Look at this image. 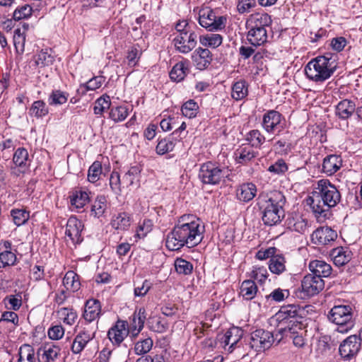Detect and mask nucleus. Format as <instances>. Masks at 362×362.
Returning <instances> with one entry per match:
<instances>
[{"label":"nucleus","mask_w":362,"mask_h":362,"mask_svg":"<svg viewBox=\"0 0 362 362\" xmlns=\"http://www.w3.org/2000/svg\"><path fill=\"white\" fill-rule=\"evenodd\" d=\"M205 226L202 221L192 214H185L179 218L173 230L165 238V246L171 251L186 247L197 246L204 238Z\"/></svg>","instance_id":"nucleus-1"},{"label":"nucleus","mask_w":362,"mask_h":362,"mask_svg":"<svg viewBox=\"0 0 362 362\" xmlns=\"http://www.w3.org/2000/svg\"><path fill=\"white\" fill-rule=\"evenodd\" d=\"M341 200V194L328 180H320L317 183L307 202L320 223L324 222L330 216V209Z\"/></svg>","instance_id":"nucleus-2"},{"label":"nucleus","mask_w":362,"mask_h":362,"mask_svg":"<svg viewBox=\"0 0 362 362\" xmlns=\"http://www.w3.org/2000/svg\"><path fill=\"white\" fill-rule=\"evenodd\" d=\"M286 202L284 194L279 190L259 194L257 199V204L265 225L272 226L281 221L284 217V207Z\"/></svg>","instance_id":"nucleus-3"},{"label":"nucleus","mask_w":362,"mask_h":362,"mask_svg":"<svg viewBox=\"0 0 362 362\" xmlns=\"http://www.w3.org/2000/svg\"><path fill=\"white\" fill-rule=\"evenodd\" d=\"M336 69L335 60L329 55H324L312 59L305 66L304 71L309 80L322 83L333 75Z\"/></svg>","instance_id":"nucleus-4"},{"label":"nucleus","mask_w":362,"mask_h":362,"mask_svg":"<svg viewBox=\"0 0 362 362\" xmlns=\"http://www.w3.org/2000/svg\"><path fill=\"white\" fill-rule=\"evenodd\" d=\"M327 318L337 325L336 332L346 334L355 325L354 309L349 305H334L329 312Z\"/></svg>","instance_id":"nucleus-5"},{"label":"nucleus","mask_w":362,"mask_h":362,"mask_svg":"<svg viewBox=\"0 0 362 362\" xmlns=\"http://www.w3.org/2000/svg\"><path fill=\"white\" fill-rule=\"evenodd\" d=\"M230 171L228 166L209 161L201 165L198 176L203 184L216 185L224 182Z\"/></svg>","instance_id":"nucleus-6"},{"label":"nucleus","mask_w":362,"mask_h":362,"mask_svg":"<svg viewBox=\"0 0 362 362\" xmlns=\"http://www.w3.org/2000/svg\"><path fill=\"white\" fill-rule=\"evenodd\" d=\"M198 21L202 27L208 31L214 32L225 28L226 18L224 16H216L209 7H202L198 11Z\"/></svg>","instance_id":"nucleus-7"},{"label":"nucleus","mask_w":362,"mask_h":362,"mask_svg":"<svg viewBox=\"0 0 362 362\" xmlns=\"http://www.w3.org/2000/svg\"><path fill=\"white\" fill-rule=\"evenodd\" d=\"M307 331L300 323H294L288 327L279 328L276 332V341L279 342L284 337L292 340L293 345L297 348H303L307 344Z\"/></svg>","instance_id":"nucleus-8"},{"label":"nucleus","mask_w":362,"mask_h":362,"mask_svg":"<svg viewBox=\"0 0 362 362\" xmlns=\"http://www.w3.org/2000/svg\"><path fill=\"white\" fill-rule=\"evenodd\" d=\"M261 125L267 134L279 135L284 129V119L278 111L268 110L263 115Z\"/></svg>","instance_id":"nucleus-9"},{"label":"nucleus","mask_w":362,"mask_h":362,"mask_svg":"<svg viewBox=\"0 0 362 362\" xmlns=\"http://www.w3.org/2000/svg\"><path fill=\"white\" fill-rule=\"evenodd\" d=\"M276 340V333L274 336L269 331L259 329L251 333L249 345L256 351H263L269 349Z\"/></svg>","instance_id":"nucleus-10"},{"label":"nucleus","mask_w":362,"mask_h":362,"mask_svg":"<svg viewBox=\"0 0 362 362\" xmlns=\"http://www.w3.org/2000/svg\"><path fill=\"white\" fill-rule=\"evenodd\" d=\"M173 45L179 53L189 54L197 45V35L195 31L177 33L174 35Z\"/></svg>","instance_id":"nucleus-11"},{"label":"nucleus","mask_w":362,"mask_h":362,"mask_svg":"<svg viewBox=\"0 0 362 362\" xmlns=\"http://www.w3.org/2000/svg\"><path fill=\"white\" fill-rule=\"evenodd\" d=\"M360 349V339L354 334L348 337L340 344L339 352L343 359L349 361L357 355Z\"/></svg>","instance_id":"nucleus-12"},{"label":"nucleus","mask_w":362,"mask_h":362,"mask_svg":"<svg viewBox=\"0 0 362 362\" xmlns=\"http://www.w3.org/2000/svg\"><path fill=\"white\" fill-rule=\"evenodd\" d=\"M324 286L323 279L313 274L305 276L301 282L302 291L307 297L317 294L324 288Z\"/></svg>","instance_id":"nucleus-13"},{"label":"nucleus","mask_w":362,"mask_h":362,"mask_svg":"<svg viewBox=\"0 0 362 362\" xmlns=\"http://www.w3.org/2000/svg\"><path fill=\"white\" fill-rule=\"evenodd\" d=\"M337 233L328 226H322L317 228L311 234V241L313 244L321 246L327 245L334 241Z\"/></svg>","instance_id":"nucleus-14"},{"label":"nucleus","mask_w":362,"mask_h":362,"mask_svg":"<svg viewBox=\"0 0 362 362\" xmlns=\"http://www.w3.org/2000/svg\"><path fill=\"white\" fill-rule=\"evenodd\" d=\"M83 228L82 222L75 216L70 217L66 223L65 235L74 245L82 242L81 232Z\"/></svg>","instance_id":"nucleus-15"},{"label":"nucleus","mask_w":362,"mask_h":362,"mask_svg":"<svg viewBox=\"0 0 362 362\" xmlns=\"http://www.w3.org/2000/svg\"><path fill=\"white\" fill-rule=\"evenodd\" d=\"M16 260V250L12 249L11 243L6 240L0 243V269L15 265Z\"/></svg>","instance_id":"nucleus-16"},{"label":"nucleus","mask_w":362,"mask_h":362,"mask_svg":"<svg viewBox=\"0 0 362 362\" xmlns=\"http://www.w3.org/2000/svg\"><path fill=\"white\" fill-rule=\"evenodd\" d=\"M243 335V329L233 327L229 329L221 338V343L228 352H232Z\"/></svg>","instance_id":"nucleus-17"},{"label":"nucleus","mask_w":362,"mask_h":362,"mask_svg":"<svg viewBox=\"0 0 362 362\" xmlns=\"http://www.w3.org/2000/svg\"><path fill=\"white\" fill-rule=\"evenodd\" d=\"M191 59L197 69H206L212 61V54L209 49L198 47L191 54Z\"/></svg>","instance_id":"nucleus-18"},{"label":"nucleus","mask_w":362,"mask_h":362,"mask_svg":"<svg viewBox=\"0 0 362 362\" xmlns=\"http://www.w3.org/2000/svg\"><path fill=\"white\" fill-rule=\"evenodd\" d=\"M127 335L128 324L124 320H118L107 332L109 339L115 345H119Z\"/></svg>","instance_id":"nucleus-19"},{"label":"nucleus","mask_w":362,"mask_h":362,"mask_svg":"<svg viewBox=\"0 0 362 362\" xmlns=\"http://www.w3.org/2000/svg\"><path fill=\"white\" fill-rule=\"evenodd\" d=\"M272 22L271 17L267 13H257L252 14L247 20L246 27L251 30H267L270 28Z\"/></svg>","instance_id":"nucleus-20"},{"label":"nucleus","mask_w":362,"mask_h":362,"mask_svg":"<svg viewBox=\"0 0 362 362\" xmlns=\"http://www.w3.org/2000/svg\"><path fill=\"white\" fill-rule=\"evenodd\" d=\"M287 228L300 234L305 233L308 230V220L298 214H291L286 220Z\"/></svg>","instance_id":"nucleus-21"},{"label":"nucleus","mask_w":362,"mask_h":362,"mask_svg":"<svg viewBox=\"0 0 362 362\" xmlns=\"http://www.w3.org/2000/svg\"><path fill=\"white\" fill-rule=\"evenodd\" d=\"M95 337V333L89 330L80 331L75 337L72 344L71 351L74 354H80L86 346L88 343Z\"/></svg>","instance_id":"nucleus-22"},{"label":"nucleus","mask_w":362,"mask_h":362,"mask_svg":"<svg viewBox=\"0 0 362 362\" xmlns=\"http://www.w3.org/2000/svg\"><path fill=\"white\" fill-rule=\"evenodd\" d=\"M342 162L339 155H328L323 159L322 170L327 175H332L341 168Z\"/></svg>","instance_id":"nucleus-23"},{"label":"nucleus","mask_w":362,"mask_h":362,"mask_svg":"<svg viewBox=\"0 0 362 362\" xmlns=\"http://www.w3.org/2000/svg\"><path fill=\"white\" fill-rule=\"evenodd\" d=\"M101 313V306L99 300L89 299L86 302L83 314L86 321L91 322L98 319Z\"/></svg>","instance_id":"nucleus-24"},{"label":"nucleus","mask_w":362,"mask_h":362,"mask_svg":"<svg viewBox=\"0 0 362 362\" xmlns=\"http://www.w3.org/2000/svg\"><path fill=\"white\" fill-rule=\"evenodd\" d=\"M257 194V187L252 182L243 183L236 190V197L242 202H249L252 200Z\"/></svg>","instance_id":"nucleus-25"},{"label":"nucleus","mask_w":362,"mask_h":362,"mask_svg":"<svg viewBox=\"0 0 362 362\" xmlns=\"http://www.w3.org/2000/svg\"><path fill=\"white\" fill-rule=\"evenodd\" d=\"M132 223V216L129 214L121 211L112 216L111 226L117 230L124 231L129 229Z\"/></svg>","instance_id":"nucleus-26"},{"label":"nucleus","mask_w":362,"mask_h":362,"mask_svg":"<svg viewBox=\"0 0 362 362\" xmlns=\"http://www.w3.org/2000/svg\"><path fill=\"white\" fill-rule=\"evenodd\" d=\"M309 269L313 274L320 279L328 277L332 274V267L326 262L315 259L309 263Z\"/></svg>","instance_id":"nucleus-27"},{"label":"nucleus","mask_w":362,"mask_h":362,"mask_svg":"<svg viewBox=\"0 0 362 362\" xmlns=\"http://www.w3.org/2000/svg\"><path fill=\"white\" fill-rule=\"evenodd\" d=\"M189 71V62L185 59L175 64L170 72V78L175 82L182 81Z\"/></svg>","instance_id":"nucleus-28"},{"label":"nucleus","mask_w":362,"mask_h":362,"mask_svg":"<svg viewBox=\"0 0 362 362\" xmlns=\"http://www.w3.org/2000/svg\"><path fill=\"white\" fill-rule=\"evenodd\" d=\"M301 310L297 305L289 304L282 306L279 312L276 314V320L279 322L288 320L291 318H294L300 316Z\"/></svg>","instance_id":"nucleus-29"},{"label":"nucleus","mask_w":362,"mask_h":362,"mask_svg":"<svg viewBox=\"0 0 362 362\" xmlns=\"http://www.w3.org/2000/svg\"><path fill=\"white\" fill-rule=\"evenodd\" d=\"M355 110V103L348 99L341 100L336 106V115L341 119L349 118Z\"/></svg>","instance_id":"nucleus-30"},{"label":"nucleus","mask_w":362,"mask_h":362,"mask_svg":"<svg viewBox=\"0 0 362 362\" xmlns=\"http://www.w3.org/2000/svg\"><path fill=\"white\" fill-rule=\"evenodd\" d=\"M60 353V348L51 344L44 346L38 351V360L40 362H54Z\"/></svg>","instance_id":"nucleus-31"},{"label":"nucleus","mask_w":362,"mask_h":362,"mask_svg":"<svg viewBox=\"0 0 362 362\" xmlns=\"http://www.w3.org/2000/svg\"><path fill=\"white\" fill-rule=\"evenodd\" d=\"M258 288L255 281L249 279L242 282L240 287V295L245 300L254 299L257 294Z\"/></svg>","instance_id":"nucleus-32"},{"label":"nucleus","mask_w":362,"mask_h":362,"mask_svg":"<svg viewBox=\"0 0 362 362\" xmlns=\"http://www.w3.org/2000/svg\"><path fill=\"white\" fill-rule=\"evenodd\" d=\"M257 155L251 146H240L235 153V160L239 164H246L254 159Z\"/></svg>","instance_id":"nucleus-33"},{"label":"nucleus","mask_w":362,"mask_h":362,"mask_svg":"<svg viewBox=\"0 0 362 362\" xmlns=\"http://www.w3.org/2000/svg\"><path fill=\"white\" fill-rule=\"evenodd\" d=\"M105 78L103 76H94L86 83L81 84L76 90L77 95H85L88 90H95L99 88L104 83Z\"/></svg>","instance_id":"nucleus-34"},{"label":"nucleus","mask_w":362,"mask_h":362,"mask_svg":"<svg viewBox=\"0 0 362 362\" xmlns=\"http://www.w3.org/2000/svg\"><path fill=\"white\" fill-rule=\"evenodd\" d=\"M333 262L337 266H343L351 259V251L342 247L334 248L330 253Z\"/></svg>","instance_id":"nucleus-35"},{"label":"nucleus","mask_w":362,"mask_h":362,"mask_svg":"<svg viewBox=\"0 0 362 362\" xmlns=\"http://www.w3.org/2000/svg\"><path fill=\"white\" fill-rule=\"evenodd\" d=\"M248 95V84L243 79L233 83L231 87V97L235 100L245 99Z\"/></svg>","instance_id":"nucleus-36"},{"label":"nucleus","mask_w":362,"mask_h":362,"mask_svg":"<svg viewBox=\"0 0 362 362\" xmlns=\"http://www.w3.org/2000/svg\"><path fill=\"white\" fill-rule=\"evenodd\" d=\"M141 170V169L139 165L130 167L122 177L123 187H128L134 184L138 185Z\"/></svg>","instance_id":"nucleus-37"},{"label":"nucleus","mask_w":362,"mask_h":362,"mask_svg":"<svg viewBox=\"0 0 362 362\" xmlns=\"http://www.w3.org/2000/svg\"><path fill=\"white\" fill-rule=\"evenodd\" d=\"M63 286L66 291L76 292L81 288L78 275L74 271H68L63 279Z\"/></svg>","instance_id":"nucleus-38"},{"label":"nucleus","mask_w":362,"mask_h":362,"mask_svg":"<svg viewBox=\"0 0 362 362\" xmlns=\"http://www.w3.org/2000/svg\"><path fill=\"white\" fill-rule=\"evenodd\" d=\"M107 208V198L104 195H98L91 204L90 216L100 218Z\"/></svg>","instance_id":"nucleus-39"},{"label":"nucleus","mask_w":362,"mask_h":362,"mask_svg":"<svg viewBox=\"0 0 362 362\" xmlns=\"http://www.w3.org/2000/svg\"><path fill=\"white\" fill-rule=\"evenodd\" d=\"M199 43L206 47L216 49L223 42V36L218 33H208L200 35Z\"/></svg>","instance_id":"nucleus-40"},{"label":"nucleus","mask_w":362,"mask_h":362,"mask_svg":"<svg viewBox=\"0 0 362 362\" xmlns=\"http://www.w3.org/2000/svg\"><path fill=\"white\" fill-rule=\"evenodd\" d=\"M245 140L248 142L252 148H259L266 142V137L258 129H252L249 131L245 136Z\"/></svg>","instance_id":"nucleus-41"},{"label":"nucleus","mask_w":362,"mask_h":362,"mask_svg":"<svg viewBox=\"0 0 362 362\" xmlns=\"http://www.w3.org/2000/svg\"><path fill=\"white\" fill-rule=\"evenodd\" d=\"M247 38L253 46H260L267 41V30H247Z\"/></svg>","instance_id":"nucleus-42"},{"label":"nucleus","mask_w":362,"mask_h":362,"mask_svg":"<svg viewBox=\"0 0 362 362\" xmlns=\"http://www.w3.org/2000/svg\"><path fill=\"white\" fill-rule=\"evenodd\" d=\"M132 110L129 106L123 105L117 107H112L109 113V117L115 122L124 121L129 112Z\"/></svg>","instance_id":"nucleus-43"},{"label":"nucleus","mask_w":362,"mask_h":362,"mask_svg":"<svg viewBox=\"0 0 362 362\" xmlns=\"http://www.w3.org/2000/svg\"><path fill=\"white\" fill-rule=\"evenodd\" d=\"M89 199L88 193L86 191L76 189L70 196V202L72 206L81 209L87 204Z\"/></svg>","instance_id":"nucleus-44"},{"label":"nucleus","mask_w":362,"mask_h":362,"mask_svg":"<svg viewBox=\"0 0 362 362\" xmlns=\"http://www.w3.org/2000/svg\"><path fill=\"white\" fill-rule=\"evenodd\" d=\"M28 152L25 148H18L16 150L13 162L16 166L22 168L23 170L27 169L29 166Z\"/></svg>","instance_id":"nucleus-45"},{"label":"nucleus","mask_w":362,"mask_h":362,"mask_svg":"<svg viewBox=\"0 0 362 362\" xmlns=\"http://www.w3.org/2000/svg\"><path fill=\"white\" fill-rule=\"evenodd\" d=\"M269 269L273 274L279 275L286 271V259L282 255H275L269 259Z\"/></svg>","instance_id":"nucleus-46"},{"label":"nucleus","mask_w":362,"mask_h":362,"mask_svg":"<svg viewBox=\"0 0 362 362\" xmlns=\"http://www.w3.org/2000/svg\"><path fill=\"white\" fill-rule=\"evenodd\" d=\"M176 142L177 141L171 136L160 139L156 148V153L158 155H164L167 153L171 152L173 151Z\"/></svg>","instance_id":"nucleus-47"},{"label":"nucleus","mask_w":362,"mask_h":362,"mask_svg":"<svg viewBox=\"0 0 362 362\" xmlns=\"http://www.w3.org/2000/svg\"><path fill=\"white\" fill-rule=\"evenodd\" d=\"M35 349L30 344H23L18 351V362H35Z\"/></svg>","instance_id":"nucleus-48"},{"label":"nucleus","mask_w":362,"mask_h":362,"mask_svg":"<svg viewBox=\"0 0 362 362\" xmlns=\"http://www.w3.org/2000/svg\"><path fill=\"white\" fill-rule=\"evenodd\" d=\"M153 342L151 337L140 339L134 344V351L136 355H144L148 353L152 349Z\"/></svg>","instance_id":"nucleus-49"},{"label":"nucleus","mask_w":362,"mask_h":362,"mask_svg":"<svg viewBox=\"0 0 362 362\" xmlns=\"http://www.w3.org/2000/svg\"><path fill=\"white\" fill-rule=\"evenodd\" d=\"M54 57L51 49H42L36 56L35 63L38 66H46L52 64Z\"/></svg>","instance_id":"nucleus-50"},{"label":"nucleus","mask_w":362,"mask_h":362,"mask_svg":"<svg viewBox=\"0 0 362 362\" xmlns=\"http://www.w3.org/2000/svg\"><path fill=\"white\" fill-rule=\"evenodd\" d=\"M29 114L32 117L41 118L48 114V108L46 103L42 100L35 101L29 111Z\"/></svg>","instance_id":"nucleus-51"},{"label":"nucleus","mask_w":362,"mask_h":362,"mask_svg":"<svg viewBox=\"0 0 362 362\" xmlns=\"http://www.w3.org/2000/svg\"><path fill=\"white\" fill-rule=\"evenodd\" d=\"M199 109L197 103L194 100H189L182 105L181 111L183 116L192 119L197 116Z\"/></svg>","instance_id":"nucleus-52"},{"label":"nucleus","mask_w":362,"mask_h":362,"mask_svg":"<svg viewBox=\"0 0 362 362\" xmlns=\"http://www.w3.org/2000/svg\"><path fill=\"white\" fill-rule=\"evenodd\" d=\"M11 216L16 226L25 224L30 218V212L25 209H13L11 211Z\"/></svg>","instance_id":"nucleus-53"},{"label":"nucleus","mask_w":362,"mask_h":362,"mask_svg":"<svg viewBox=\"0 0 362 362\" xmlns=\"http://www.w3.org/2000/svg\"><path fill=\"white\" fill-rule=\"evenodd\" d=\"M69 96L66 92L54 90L49 96L48 102L50 105H61L66 103Z\"/></svg>","instance_id":"nucleus-54"},{"label":"nucleus","mask_w":362,"mask_h":362,"mask_svg":"<svg viewBox=\"0 0 362 362\" xmlns=\"http://www.w3.org/2000/svg\"><path fill=\"white\" fill-rule=\"evenodd\" d=\"M58 314L63 322L68 325H74L77 319V313L73 308H62Z\"/></svg>","instance_id":"nucleus-55"},{"label":"nucleus","mask_w":362,"mask_h":362,"mask_svg":"<svg viewBox=\"0 0 362 362\" xmlns=\"http://www.w3.org/2000/svg\"><path fill=\"white\" fill-rule=\"evenodd\" d=\"M141 56V51L139 46L134 45L129 47L126 56L127 65L130 67L135 66L138 64Z\"/></svg>","instance_id":"nucleus-56"},{"label":"nucleus","mask_w":362,"mask_h":362,"mask_svg":"<svg viewBox=\"0 0 362 362\" xmlns=\"http://www.w3.org/2000/svg\"><path fill=\"white\" fill-rule=\"evenodd\" d=\"M153 286V284L150 280L145 279L141 282H134V295L135 297L145 296Z\"/></svg>","instance_id":"nucleus-57"},{"label":"nucleus","mask_w":362,"mask_h":362,"mask_svg":"<svg viewBox=\"0 0 362 362\" xmlns=\"http://www.w3.org/2000/svg\"><path fill=\"white\" fill-rule=\"evenodd\" d=\"M110 105L111 100L110 96L103 95L95 100L93 112L95 115H101L105 110L110 108Z\"/></svg>","instance_id":"nucleus-58"},{"label":"nucleus","mask_w":362,"mask_h":362,"mask_svg":"<svg viewBox=\"0 0 362 362\" xmlns=\"http://www.w3.org/2000/svg\"><path fill=\"white\" fill-rule=\"evenodd\" d=\"M102 164L99 161H95L89 167L88 171V180L91 183H95L99 180L102 174Z\"/></svg>","instance_id":"nucleus-59"},{"label":"nucleus","mask_w":362,"mask_h":362,"mask_svg":"<svg viewBox=\"0 0 362 362\" xmlns=\"http://www.w3.org/2000/svg\"><path fill=\"white\" fill-rule=\"evenodd\" d=\"M250 277L257 280L259 284H263L268 277V272L266 267L255 265L252 267Z\"/></svg>","instance_id":"nucleus-60"},{"label":"nucleus","mask_w":362,"mask_h":362,"mask_svg":"<svg viewBox=\"0 0 362 362\" xmlns=\"http://www.w3.org/2000/svg\"><path fill=\"white\" fill-rule=\"evenodd\" d=\"M25 42V36L24 33H21L20 28H17L15 30L13 35V44L17 53L23 54L24 52Z\"/></svg>","instance_id":"nucleus-61"},{"label":"nucleus","mask_w":362,"mask_h":362,"mask_svg":"<svg viewBox=\"0 0 362 362\" xmlns=\"http://www.w3.org/2000/svg\"><path fill=\"white\" fill-rule=\"evenodd\" d=\"M175 267L177 273L185 275L191 274L193 269L192 264L183 259H177L175 262Z\"/></svg>","instance_id":"nucleus-62"},{"label":"nucleus","mask_w":362,"mask_h":362,"mask_svg":"<svg viewBox=\"0 0 362 362\" xmlns=\"http://www.w3.org/2000/svg\"><path fill=\"white\" fill-rule=\"evenodd\" d=\"M267 170L274 175H283L288 170V165L284 160L278 159L274 163L269 166Z\"/></svg>","instance_id":"nucleus-63"},{"label":"nucleus","mask_w":362,"mask_h":362,"mask_svg":"<svg viewBox=\"0 0 362 362\" xmlns=\"http://www.w3.org/2000/svg\"><path fill=\"white\" fill-rule=\"evenodd\" d=\"M110 186L115 194H118L122 191L123 187L122 179L117 172L113 171L110 177Z\"/></svg>","instance_id":"nucleus-64"}]
</instances>
